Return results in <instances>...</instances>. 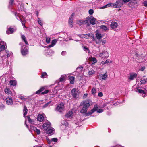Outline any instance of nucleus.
I'll list each match as a JSON object with an SVG mask.
<instances>
[{"mask_svg":"<svg viewBox=\"0 0 147 147\" xmlns=\"http://www.w3.org/2000/svg\"><path fill=\"white\" fill-rule=\"evenodd\" d=\"M46 42L47 43H49L50 42V38H49L48 39L47 37H46Z\"/></svg>","mask_w":147,"mask_h":147,"instance_id":"nucleus-54","label":"nucleus"},{"mask_svg":"<svg viewBox=\"0 0 147 147\" xmlns=\"http://www.w3.org/2000/svg\"><path fill=\"white\" fill-rule=\"evenodd\" d=\"M28 47L25 46L21 49V52L22 55L23 56H25L28 54Z\"/></svg>","mask_w":147,"mask_h":147,"instance_id":"nucleus-6","label":"nucleus"},{"mask_svg":"<svg viewBox=\"0 0 147 147\" xmlns=\"http://www.w3.org/2000/svg\"><path fill=\"white\" fill-rule=\"evenodd\" d=\"M73 112L71 111H69L65 115V117L67 118L72 117Z\"/></svg>","mask_w":147,"mask_h":147,"instance_id":"nucleus-16","label":"nucleus"},{"mask_svg":"<svg viewBox=\"0 0 147 147\" xmlns=\"http://www.w3.org/2000/svg\"><path fill=\"white\" fill-rule=\"evenodd\" d=\"M102 41V40L101 39H97L95 40L96 43V44H100Z\"/></svg>","mask_w":147,"mask_h":147,"instance_id":"nucleus-30","label":"nucleus"},{"mask_svg":"<svg viewBox=\"0 0 147 147\" xmlns=\"http://www.w3.org/2000/svg\"><path fill=\"white\" fill-rule=\"evenodd\" d=\"M96 19L94 17L92 18L90 17L89 21L90 22V23L92 25H94L96 24Z\"/></svg>","mask_w":147,"mask_h":147,"instance_id":"nucleus-13","label":"nucleus"},{"mask_svg":"<svg viewBox=\"0 0 147 147\" xmlns=\"http://www.w3.org/2000/svg\"><path fill=\"white\" fill-rule=\"evenodd\" d=\"M88 95L87 94H84L83 96V99H84L86 98V97H87Z\"/></svg>","mask_w":147,"mask_h":147,"instance_id":"nucleus-58","label":"nucleus"},{"mask_svg":"<svg viewBox=\"0 0 147 147\" xmlns=\"http://www.w3.org/2000/svg\"><path fill=\"white\" fill-rule=\"evenodd\" d=\"M117 26V23L115 22H112L111 24V27L112 29L116 28Z\"/></svg>","mask_w":147,"mask_h":147,"instance_id":"nucleus-14","label":"nucleus"},{"mask_svg":"<svg viewBox=\"0 0 147 147\" xmlns=\"http://www.w3.org/2000/svg\"><path fill=\"white\" fill-rule=\"evenodd\" d=\"M90 106L89 101L88 100H86L84 103V107L80 112L82 113H85L86 112L87 109Z\"/></svg>","mask_w":147,"mask_h":147,"instance_id":"nucleus-2","label":"nucleus"},{"mask_svg":"<svg viewBox=\"0 0 147 147\" xmlns=\"http://www.w3.org/2000/svg\"><path fill=\"white\" fill-rule=\"evenodd\" d=\"M98 95L99 97H102L103 96V94L102 92H100L98 93Z\"/></svg>","mask_w":147,"mask_h":147,"instance_id":"nucleus-52","label":"nucleus"},{"mask_svg":"<svg viewBox=\"0 0 147 147\" xmlns=\"http://www.w3.org/2000/svg\"><path fill=\"white\" fill-rule=\"evenodd\" d=\"M66 53V52L65 51H63L61 53V54L62 55H65Z\"/></svg>","mask_w":147,"mask_h":147,"instance_id":"nucleus-59","label":"nucleus"},{"mask_svg":"<svg viewBox=\"0 0 147 147\" xmlns=\"http://www.w3.org/2000/svg\"><path fill=\"white\" fill-rule=\"evenodd\" d=\"M49 92V90H45L44 92H43L41 93V94L42 95H44L45 94H46L48 93Z\"/></svg>","mask_w":147,"mask_h":147,"instance_id":"nucleus-45","label":"nucleus"},{"mask_svg":"<svg viewBox=\"0 0 147 147\" xmlns=\"http://www.w3.org/2000/svg\"><path fill=\"white\" fill-rule=\"evenodd\" d=\"M21 21V22L22 23V25L24 26V27H25V20H24V21L22 20L21 19H20Z\"/></svg>","mask_w":147,"mask_h":147,"instance_id":"nucleus-47","label":"nucleus"},{"mask_svg":"<svg viewBox=\"0 0 147 147\" xmlns=\"http://www.w3.org/2000/svg\"><path fill=\"white\" fill-rule=\"evenodd\" d=\"M9 83H10V84L11 85H12L13 86H16L17 84L16 81L14 80H10Z\"/></svg>","mask_w":147,"mask_h":147,"instance_id":"nucleus-24","label":"nucleus"},{"mask_svg":"<svg viewBox=\"0 0 147 147\" xmlns=\"http://www.w3.org/2000/svg\"><path fill=\"white\" fill-rule=\"evenodd\" d=\"M103 110L102 109H98L97 111L98 113H100L102 112L103 111Z\"/></svg>","mask_w":147,"mask_h":147,"instance_id":"nucleus-50","label":"nucleus"},{"mask_svg":"<svg viewBox=\"0 0 147 147\" xmlns=\"http://www.w3.org/2000/svg\"><path fill=\"white\" fill-rule=\"evenodd\" d=\"M41 92L40 90L39 89V90H38L36 92V94H39Z\"/></svg>","mask_w":147,"mask_h":147,"instance_id":"nucleus-63","label":"nucleus"},{"mask_svg":"<svg viewBox=\"0 0 147 147\" xmlns=\"http://www.w3.org/2000/svg\"><path fill=\"white\" fill-rule=\"evenodd\" d=\"M21 38L23 40L25 44L26 45H28V43L26 39V38L25 36L24 35H21Z\"/></svg>","mask_w":147,"mask_h":147,"instance_id":"nucleus-21","label":"nucleus"},{"mask_svg":"<svg viewBox=\"0 0 147 147\" xmlns=\"http://www.w3.org/2000/svg\"><path fill=\"white\" fill-rule=\"evenodd\" d=\"M65 79L64 77L63 76H61V78H59V80H57V82L58 84L60 82H62L63 81H64Z\"/></svg>","mask_w":147,"mask_h":147,"instance_id":"nucleus-27","label":"nucleus"},{"mask_svg":"<svg viewBox=\"0 0 147 147\" xmlns=\"http://www.w3.org/2000/svg\"><path fill=\"white\" fill-rule=\"evenodd\" d=\"M109 63V60H106L105 61H102V63L103 64H108Z\"/></svg>","mask_w":147,"mask_h":147,"instance_id":"nucleus-46","label":"nucleus"},{"mask_svg":"<svg viewBox=\"0 0 147 147\" xmlns=\"http://www.w3.org/2000/svg\"><path fill=\"white\" fill-rule=\"evenodd\" d=\"M135 0H123V2L125 3L128 2L130 1H134Z\"/></svg>","mask_w":147,"mask_h":147,"instance_id":"nucleus-57","label":"nucleus"},{"mask_svg":"<svg viewBox=\"0 0 147 147\" xmlns=\"http://www.w3.org/2000/svg\"><path fill=\"white\" fill-rule=\"evenodd\" d=\"M89 13L90 15H92L93 13V10L92 9H90L89 11Z\"/></svg>","mask_w":147,"mask_h":147,"instance_id":"nucleus-49","label":"nucleus"},{"mask_svg":"<svg viewBox=\"0 0 147 147\" xmlns=\"http://www.w3.org/2000/svg\"><path fill=\"white\" fill-rule=\"evenodd\" d=\"M91 60L93 61L92 64H94L96 63L97 61V60L94 57H93L92 58Z\"/></svg>","mask_w":147,"mask_h":147,"instance_id":"nucleus-39","label":"nucleus"},{"mask_svg":"<svg viewBox=\"0 0 147 147\" xmlns=\"http://www.w3.org/2000/svg\"><path fill=\"white\" fill-rule=\"evenodd\" d=\"M64 106L63 103L58 104L57 106L56 109L57 111L62 112L64 110Z\"/></svg>","mask_w":147,"mask_h":147,"instance_id":"nucleus-4","label":"nucleus"},{"mask_svg":"<svg viewBox=\"0 0 147 147\" xmlns=\"http://www.w3.org/2000/svg\"><path fill=\"white\" fill-rule=\"evenodd\" d=\"M111 6V3H108L107 4H106L105 5L103 6L102 7H101V8L102 9H104L106 8H107L108 7H109L110 6Z\"/></svg>","mask_w":147,"mask_h":147,"instance_id":"nucleus-32","label":"nucleus"},{"mask_svg":"<svg viewBox=\"0 0 147 147\" xmlns=\"http://www.w3.org/2000/svg\"><path fill=\"white\" fill-rule=\"evenodd\" d=\"M95 73V71L93 69L89 71L88 74L89 75H91Z\"/></svg>","mask_w":147,"mask_h":147,"instance_id":"nucleus-33","label":"nucleus"},{"mask_svg":"<svg viewBox=\"0 0 147 147\" xmlns=\"http://www.w3.org/2000/svg\"><path fill=\"white\" fill-rule=\"evenodd\" d=\"M92 113H92V111H90L88 113H86L85 114V115L86 116H89V115H91Z\"/></svg>","mask_w":147,"mask_h":147,"instance_id":"nucleus-42","label":"nucleus"},{"mask_svg":"<svg viewBox=\"0 0 147 147\" xmlns=\"http://www.w3.org/2000/svg\"><path fill=\"white\" fill-rule=\"evenodd\" d=\"M144 53V54L142 53L139 55L138 53H136V56L134 57V59L135 61L139 63H141L146 56V54H145V52Z\"/></svg>","mask_w":147,"mask_h":147,"instance_id":"nucleus-1","label":"nucleus"},{"mask_svg":"<svg viewBox=\"0 0 147 147\" xmlns=\"http://www.w3.org/2000/svg\"><path fill=\"white\" fill-rule=\"evenodd\" d=\"M111 6L114 8H119L122 5L120 1H116L115 3H111Z\"/></svg>","mask_w":147,"mask_h":147,"instance_id":"nucleus-5","label":"nucleus"},{"mask_svg":"<svg viewBox=\"0 0 147 147\" xmlns=\"http://www.w3.org/2000/svg\"><path fill=\"white\" fill-rule=\"evenodd\" d=\"M51 141L54 142H56L57 141L58 139L57 138H54L51 139Z\"/></svg>","mask_w":147,"mask_h":147,"instance_id":"nucleus-48","label":"nucleus"},{"mask_svg":"<svg viewBox=\"0 0 147 147\" xmlns=\"http://www.w3.org/2000/svg\"><path fill=\"white\" fill-rule=\"evenodd\" d=\"M71 92L73 98L76 99L78 97L79 92L77 91L76 88H73L71 90Z\"/></svg>","mask_w":147,"mask_h":147,"instance_id":"nucleus-3","label":"nucleus"},{"mask_svg":"<svg viewBox=\"0 0 147 147\" xmlns=\"http://www.w3.org/2000/svg\"><path fill=\"white\" fill-rule=\"evenodd\" d=\"M143 4L145 6L147 7V0L145 1L144 2Z\"/></svg>","mask_w":147,"mask_h":147,"instance_id":"nucleus-51","label":"nucleus"},{"mask_svg":"<svg viewBox=\"0 0 147 147\" xmlns=\"http://www.w3.org/2000/svg\"><path fill=\"white\" fill-rule=\"evenodd\" d=\"M90 17H87L86 18V20H84V24H87V26H88L89 25V24L88 22L90 20Z\"/></svg>","mask_w":147,"mask_h":147,"instance_id":"nucleus-19","label":"nucleus"},{"mask_svg":"<svg viewBox=\"0 0 147 147\" xmlns=\"http://www.w3.org/2000/svg\"><path fill=\"white\" fill-rule=\"evenodd\" d=\"M84 49L86 51H87L88 53H90V51L89 50V48L86 46H84Z\"/></svg>","mask_w":147,"mask_h":147,"instance_id":"nucleus-35","label":"nucleus"},{"mask_svg":"<svg viewBox=\"0 0 147 147\" xmlns=\"http://www.w3.org/2000/svg\"><path fill=\"white\" fill-rule=\"evenodd\" d=\"M38 21L39 24L41 26H42L43 24L42 22V21L40 18H38Z\"/></svg>","mask_w":147,"mask_h":147,"instance_id":"nucleus-40","label":"nucleus"},{"mask_svg":"<svg viewBox=\"0 0 147 147\" xmlns=\"http://www.w3.org/2000/svg\"><path fill=\"white\" fill-rule=\"evenodd\" d=\"M27 118L28 119V120L29 121V122L30 123H32V122H33V120L31 119L29 116H27Z\"/></svg>","mask_w":147,"mask_h":147,"instance_id":"nucleus-41","label":"nucleus"},{"mask_svg":"<svg viewBox=\"0 0 147 147\" xmlns=\"http://www.w3.org/2000/svg\"><path fill=\"white\" fill-rule=\"evenodd\" d=\"M57 42V40L56 39H54L52 41L51 44L49 45L48 46V47H51L53 46L56 43V42Z\"/></svg>","mask_w":147,"mask_h":147,"instance_id":"nucleus-18","label":"nucleus"},{"mask_svg":"<svg viewBox=\"0 0 147 147\" xmlns=\"http://www.w3.org/2000/svg\"><path fill=\"white\" fill-rule=\"evenodd\" d=\"M19 98L22 100L25 101L26 100V99L25 98L22 96H21Z\"/></svg>","mask_w":147,"mask_h":147,"instance_id":"nucleus-53","label":"nucleus"},{"mask_svg":"<svg viewBox=\"0 0 147 147\" xmlns=\"http://www.w3.org/2000/svg\"><path fill=\"white\" fill-rule=\"evenodd\" d=\"M92 94H94L96 93V90L95 88H92L91 90Z\"/></svg>","mask_w":147,"mask_h":147,"instance_id":"nucleus-43","label":"nucleus"},{"mask_svg":"<svg viewBox=\"0 0 147 147\" xmlns=\"http://www.w3.org/2000/svg\"><path fill=\"white\" fill-rule=\"evenodd\" d=\"M83 69V67H79L77 68V69H79L80 70H82Z\"/></svg>","mask_w":147,"mask_h":147,"instance_id":"nucleus-60","label":"nucleus"},{"mask_svg":"<svg viewBox=\"0 0 147 147\" xmlns=\"http://www.w3.org/2000/svg\"><path fill=\"white\" fill-rule=\"evenodd\" d=\"M74 76H71L69 78L70 80V83L71 84H74Z\"/></svg>","mask_w":147,"mask_h":147,"instance_id":"nucleus-28","label":"nucleus"},{"mask_svg":"<svg viewBox=\"0 0 147 147\" xmlns=\"http://www.w3.org/2000/svg\"><path fill=\"white\" fill-rule=\"evenodd\" d=\"M98 108L97 105H94L93 108L91 110V111H92V113H93L95 111H97V110H98Z\"/></svg>","mask_w":147,"mask_h":147,"instance_id":"nucleus-29","label":"nucleus"},{"mask_svg":"<svg viewBox=\"0 0 147 147\" xmlns=\"http://www.w3.org/2000/svg\"><path fill=\"white\" fill-rule=\"evenodd\" d=\"M145 69V66H143L141 67L140 69V70L143 71Z\"/></svg>","mask_w":147,"mask_h":147,"instance_id":"nucleus-55","label":"nucleus"},{"mask_svg":"<svg viewBox=\"0 0 147 147\" xmlns=\"http://www.w3.org/2000/svg\"><path fill=\"white\" fill-rule=\"evenodd\" d=\"M47 75V73L45 72H43L42 73V75L41 76V78H45V76Z\"/></svg>","mask_w":147,"mask_h":147,"instance_id":"nucleus-34","label":"nucleus"},{"mask_svg":"<svg viewBox=\"0 0 147 147\" xmlns=\"http://www.w3.org/2000/svg\"><path fill=\"white\" fill-rule=\"evenodd\" d=\"M5 100L7 103L8 105H12L13 103L12 98L11 96L7 97Z\"/></svg>","mask_w":147,"mask_h":147,"instance_id":"nucleus-10","label":"nucleus"},{"mask_svg":"<svg viewBox=\"0 0 147 147\" xmlns=\"http://www.w3.org/2000/svg\"><path fill=\"white\" fill-rule=\"evenodd\" d=\"M137 74L136 73H132L130 74L129 76L128 77V79L131 80H133L137 77Z\"/></svg>","mask_w":147,"mask_h":147,"instance_id":"nucleus-11","label":"nucleus"},{"mask_svg":"<svg viewBox=\"0 0 147 147\" xmlns=\"http://www.w3.org/2000/svg\"><path fill=\"white\" fill-rule=\"evenodd\" d=\"M47 142H48V143L49 144H50L51 141V140L50 141V139H49V138H48V139L47 138Z\"/></svg>","mask_w":147,"mask_h":147,"instance_id":"nucleus-64","label":"nucleus"},{"mask_svg":"<svg viewBox=\"0 0 147 147\" xmlns=\"http://www.w3.org/2000/svg\"><path fill=\"white\" fill-rule=\"evenodd\" d=\"M5 48V46L4 45L1 44H0V51L4 49Z\"/></svg>","mask_w":147,"mask_h":147,"instance_id":"nucleus-38","label":"nucleus"},{"mask_svg":"<svg viewBox=\"0 0 147 147\" xmlns=\"http://www.w3.org/2000/svg\"><path fill=\"white\" fill-rule=\"evenodd\" d=\"M45 89V88L44 87H42L40 89V90L41 92H42V91H43Z\"/></svg>","mask_w":147,"mask_h":147,"instance_id":"nucleus-61","label":"nucleus"},{"mask_svg":"<svg viewBox=\"0 0 147 147\" xmlns=\"http://www.w3.org/2000/svg\"><path fill=\"white\" fill-rule=\"evenodd\" d=\"M42 126L44 130L46 129L51 127V123L49 121H47L43 124Z\"/></svg>","mask_w":147,"mask_h":147,"instance_id":"nucleus-9","label":"nucleus"},{"mask_svg":"<svg viewBox=\"0 0 147 147\" xmlns=\"http://www.w3.org/2000/svg\"><path fill=\"white\" fill-rule=\"evenodd\" d=\"M13 32V28H8V30L7 31L6 33L8 34H10L11 33H12Z\"/></svg>","mask_w":147,"mask_h":147,"instance_id":"nucleus-20","label":"nucleus"},{"mask_svg":"<svg viewBox=\"0 0 147 147\" xmlns=\"http://www.w3.org/2000/svg\"><path fill=\"white\" fill-rule=\"evenodd\" d=\"M51 101H50L49 102L43 105L42 107L43 108H45L48 106H49L50 105H51Z\"/></svg>","mask_w":147,"mask_h":147,"instance_id":"nucleus-23","label":"nucleus"},{"mask_svg":"<svg viewBox=\"0 0 147 147\" xmlns=\"http://www.w3.org/2000/svg\"><path fill=\"white\" fill-rule=\"evenodd\" d=\"M34 129L38 134H40V130L37 129L36 127L34 128Z\"/></svg>","mask_w":147,"mask_h":147,"instance_id":"nucleus-37","label":"nucleus"},{"mask_svg":"<svg viewBox=\"0 0 147 147\" xmlns=\"http://www.w3.org/2000/svg\"><path fill=\"white\" fill-rule=\"evenodd\" d=\"M100 27L101 29L105 31H106L108 30V28L106 26L102 25H101Z\"/></svg>","mask_w":147,"mask_h":147,"instance_id":"nucleus-25","label":"nucleus"},{"mask_svg":"<svg viewBox=\"0 0 147 147\" xmlns=\"http://www.w3.org/2000/svg\"><path fill=\"white\" fill-rule=\"evenodd\" d=\"M28 110L26 106H24V107L23 112L24 113V117H25L27 113Z\"/></svg>","mask_w":147,"mask_h":147,"instance_id":"nucleus-17","label":"nucleus"},{"mask_svg":"<svg viewBox=\"0 0 147 147\" xmlns=\"http://www.w3.org/2000/svg\"><path fill=\"white\" fill-rule=\"evenodd\" d=\"M137 90L138 92L140 93H142L144 94H145V92L144 91L140 89H138Z\"/></svg>","mask_w":147,"mask_h":147,"instance_id":"nucleus-36","label":"nucleus"},{"mask_svg":"<svg viewBox=\"0 0 147 147\" xmlns=\"http://www.w3.org/2000/svg\"><path fill=\"white\" fill-rule=\"evenodd\" d=\"M74 13H72L70 16L69 19V26L71 28L73 26L74 17Z\"/></svg>","mask_w":147,"mask_h":147,"instance_id":"nucleus-7","label":"nucleus"},{"mask_svg":"<svg viewBox=\"0 0 147 147\" xmlns=\"http://www.w3.org/2000/svg\"><path fill=\"white\" fill-rule=\"evenodd\" d=\"M106 42V40H102V45H104V44H105Z\"/></svg>","mask_w":147,"mask_h":147,"instance_id":"nucleus-62","label":"nucleus"},{"mask_svg":"<svg viewBox=\"0 0 147 147\" xmlns=\"http://www.w3.org/2000/svg\"><path fill=\"white\" fill-rule=\"evenodd\" d=\"M96 35L97 39H101L102 37L101 34L98 32L96 33Z\"/></svg>","mask_w":147,"mask_h":147,"instance_id":"nucleus-26","label":"nucleus"},{"mask_svg":"<svg viewBox=\"0 0 147 147\" xmlns=\"http://www.w3.org/2000/svg\"><path fill=\"white\" fill-rule=\"evenodd\" d=\"M100 78V79H102V80H105L106 78L107 77V72L104 74H100L99 75Z\"/></svg>","mask_w":147,"mask_h":147,"instance_id":"nucleus-12","label":"nucleus"},{"mask_svg":"<svg viewBox=\"0 0 147 147\" xmlns=\"http://www.w3.org/2000/svg\"><path fill=\"white\" fill-rule=\"evenodd\" d=\"M14 0H10L9 3V4L11 5H12L13 3Z\"/></svg>","mask_w":147,"mask_h":147,"instance_id":"nucleus-56","label":"nucleus"},{"mask_svg":"<svg viewBox=\"0 0 147 147\" xmlns=\"http://www.w3.org/2000/svg\"><path fill=\"white\" fill-rule=\"evenodd\" d=\"M4 91L6 94L8 95L10 94L11 96L13 95L11 92L10 89L7 88H6L5 89Z\"/></svg>","mask_w":147,"mask_h":147,"instance_id":"nucleus-15","label":"nucleus"},{"mask_svg":"<svg viewBox=\"0 0 147 147\" xmlns=\"http://www.w3.org/2000/svg\"><path fill=\"white\" fill-rule=\"evenodd\" d=\"M84 20H80L78 21V22L80 23V24L78 23V24L80 26L82 25H84Z\"/></svg>","mask_w":147,"mask_h":147,"instance_id":"nucleus-31","label":"nucleus"},{"mask_svg":"<svg viewBox=\"0 0 147 147\" xmlns=\"http://www.w3.org/2000/svg\"><path fill=\"white\" fill-rule=\"evenodd\" d=\"M37 119L40 122L42 121L43 119V117L42 115H38L37 118Z\"/></svg>","mask_w":147,"mask_h":147,"instance_id":"nucleus-22","label":"nucleus"},{"mask_svg":"<svg viewBox=\"0 0 147 147\" xmlns=\"http://www.w3.org/2000/svg\"><path fill=\"white\" fill-rule=\"evenodd\" d=\"M46 131V133L48 134L51 135L53 134L54 131V129L51 127L47 128L46 129H45Z\"/></svg>","mask_w":147,"mask_h":147,"instance_id":"nucleus-8","label":"nucleus"},{"mask_svg":"<svg viewBox=\"0 0 147 147\" xmlns=\"http://www.w3.org/2000/svg\"><path fill=\"white\" fill-rule=\"evenodd\" d=\"M146 82V81L145 80H141L140 81V83L141 84H144Z\"/></svg>","mask_w":147,"mask_h":147,"instance_id":"nucleus-44","label":"nucleus"}]
</instances>
